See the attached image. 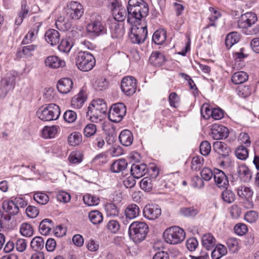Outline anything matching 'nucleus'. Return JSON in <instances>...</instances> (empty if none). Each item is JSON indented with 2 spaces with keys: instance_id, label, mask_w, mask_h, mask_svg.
I'll return each instance as SVG.
<instances>
[{
  "instance_id": "1",
  "label": "nucleus",
  "mask_w": 259,
  "mask_h": 259,
  "mask_svg": "<svg viewBox=\"0 0 259 259\" xmlns=\"http://www.w3.org/2000/svg\"><path fill=\"white\" fill-rule=\"evenodd\" d=\"M127 21L131 24L142 22L149 13V6L144 0H129L127 6Z\"/></svg>"
},
{
  "instance_id": "2",
  "label": "nucleus",
  "mask_w": 259,
  "mask_h": 259,
  "mask_svg": "<svg viewBox=\"0 0 259 259\" xmlns=\"http://www.w3.org/2000/svg\"><path fill=\"white\" fill-rule=\"evenodd\" d=\"M107 111V104L103 99L94 100L88 108L86 117L92 122L98 123L102 120Z\"/></svg>"
},
{
  "instance_id": "3",
  "label": "nucleus",
  "mask_w": 259,
  "mask_h": 259,
  "mask_svg": "<svg viewBox=\"0 0 259 259\" xmlns=\"http://www.w3.org/2000/svg\"><path fill=\"white\" fill-rule=\"evenodd\" d=\"M166 243L176 245L182 243L186 237L185 232L182 228L174 226L166 229L163 233Z\"/></svg>"
},
{
  "instance_id": "4",
  "label": "nucleus",
  "mask_w": 259,
  "mask_h": 259,
  "mask_svg": "<svg viewBox=\"0 0 259 259\" xmlns=\"http://www.w3.org/2000/svg\"><path fill=\"white\" fill-rule=\"evenodd\" d=\"M128 32L130 40L134 44L140 45L145 41L148 35L147 25L141 22L132 24Z\"/></svg>"
},
{
  "instance_id": "5",
  "label": "nucleus",
  "mask_w": 259,
  "mask_h": 259,
  "mask_svg": "<svg viewBox=\"0 0 259 259\" xmlns=\"http://www.w3.org/2000/svg\"><path fill=\"white\" fill-rule=\"evenodd\" d=\"M86 30L89 35L94 37L106 33V28L102 22V17L99 14L94 13L92 15L90 21L87 25Z\"/></svg>"
},
{
  "instance_id": "6",
  "label": "nucleus",
  "mask_w": 259,
  "mask_h": 259,
  "mask_svg": "<svg viewBox=\"0 0 259 259\" xmlns=\"http://www.w3.org/2000/svg\"><path fill=\"white\" fill-rule=\"evenodd\" d=\"M60 115V109L55 104H49L39 108L36 115L40 120L49 121L57 119Z\"/></svg>"
},
{
  "instance_id": "7",
  "label": "nucleus",
  "mask_w": 259,
  "mask_h": 259,
  "mask_svg": "<svg viewBox=\"0 0 259 259\" xmlns=\"http://www.w3.org/2000/svg\"><path fill=\"white\" fill-rule=\"evenodd\" d=\"M148 232V226L144 222H134L130 225L128 229L130 237L135 243L143 241Z\"/></svg>"
},
{
  "instance_id": "8",
  "label": "nucleus",
  "mask_w": 259,
  "mask_h": 259,
  "mask_svg": "<svg viewBox=\"0 0 259 259\" xmlns=\"http://www.w3.org/2000/svg\"><path fill=\"white\" fill-rule=\"evenodd\" d=\"M94 57L87 51L79 52L76 59V64L78 68L82 71L91 70L95 65Z\"/></svg>"
},
{
  "instance_id": "9",
  "label": "nucleus",
  "mask_w": 259,
  "mask_h": 259,
  "mask_svg": "<svg viewBox=\"0 0 259 259\" xmlns=\"http://www.w3.org/2000/svg\"><path fill=\"white\" fill-rule=\"evenodd\" d=\"M16 76L14 72L7 73L3 78L0 84V98H5L14 88Z\"/></svg>"
},
{
  "instance_id": "10",
  "label": "nucleus",
  "mask_w": 259,
  "mask_h": 259,
  "mask_svg": "<svg viewBox=\"0 0 259 259\" xmlns=\"http://www.w3.org/2000/svg\"><path fill=\"white\" fill-rule=\"evenodd\" d=\"M66 17L73 20H78L83 15L84 9L82 5L77 2L69 3L65 8Z\"/></svg>"
},
{
  "instance_id": "11",
  "label": "nucleus",
  "mask_w": 259,
  "mask_h": 259,
  "mask_svg": "<svg viewBox=\"0 0 259 259\" xmlns=\"http://www.w3.org/2000/svg\"><path fill=\"white\" fill-rule=\"evenodd\" d=\"M126 111V107L123 103H116L110 108L108 118L112 122H120L125 115Z\"/></svg>"
},
{
  "instance_id": "12",
  "label": "nucleus",
  "mask_w": 259,
  "mask_h": 259,
  "mask_svg": "<svg viewBox=\"0 0 259 259\" xmlns=\"http://www.w3.org/2000/svg\"><path fill=\"white\" fill-rule=\"evenodd\" d=\"M257 21L256 15L253 12H247L239 18L237 26L239 28L247 29L254 25Z\"/></svg>"
},
{
  "instance_id": "13",
  "label": "nucleus",
  "mask_w": 259,
  "mask_h": 259,
  "mask_svg": "<svg viewBox=\"0 0 259 259\" xmlns=\"http://www.w3.org/2000/svg\"><path fill=\"white\" fill-rule=\"evenodd\" d=\"M137 83L136 79L132 76L123 77L121 82L122 91L127 96L133 95L136 90Z\"/></svg>"
},
{
  "instance_id": "14",
  "label": "nucleus",
  "mask_w": 259,
  "mask_h": 259,
  "mask_svg": "<svg viewBox=\"0 0 259 259\" xmlns=\"http://www.w3.org/2000/svg\"><path fill=\"white\" fill-rule=\"evenodd\" d=\"M228 129L220 124H213L211 126L210 136L215 140L227 138L229 136Z\"/></svg>"
},
{
  "instance_id": "15",
  "label": "nucleus",
  "mask_w": 259,
  "mask_h": 259,
  "mask_svg": "<svg viewBox=\"0 0 259 259\" xmlns=\"http://www.w3.org/2000/svg\"><path fill=\"white\" fill-rule=\"evenodd\" d=\"M161 213L160 207L156 204H148L143 209L144 216L150 220H154L158 218Z\"/></svg>"
},
{
  "instance_id": "16",
  "label": "nucleus",
  "mask_w": 259,
  "mask_h": 259,
  "mask_svg": "<svg viewBox=\"0 0 259 259\" xmlns=\"http://www.w3.org/2000/svg\"><path fill=\"white\" fill-rule=\"evenodd\" d=\"M213 178L216 185L219 188H226L229 185V181L225 173L222 170L213 169Z\"/></svg>"
},
{
  "instance_id": "17",
  "label": "nucleus",
  "mask_w": 259,
  "mask_h": 259,
  "mask_svg": "<svg viewBox=\"0 0 259 259\" xmlns=\"http://www.w3.org/2000/svg\"><path fill=\"white\" fill-rule=\"evenodd\" d=\"M73 83L69 78H63L60 79L57 83V89L58 91L63 94H66L70 93L73 89Z\"/></svg>"
},
{
  "instance_id": "18",
  "label": "nucleus",
  "mask_w": 259,
  "mask_h": 259,
  "mask_svg": "<svg viewBox=\"0 0 259 259\" xmlns=\"http://www.w3.org/2000/svg\"><path fill=\"white\" fill-rule=\"evenodd\" d=\"M148 172L150 171L145 163L133 164L131 168V175L136 179H140Z\"/></svg>"
},
{
  "instance_id": "19",
  "label": "nucleus",
  "mask_w": 259,
  "mask_h": 259,
  "mask_svg": "<svg viewBox=\"0 0 259 259\" xmlns=\"http://www.w3.org/2000/svg\"><path fill=\"white\" fill-rule=\"evenodd\" d=\"M41 26V23L40 22L34 24L32 28L25 35L21 44L23 45H27L33 41L37 37V34Z\"/></svg>"
},
{
  "instance_id": "20",
  "label": "nucleus",
  "mask_w": 259,
  "mask_h": 259,
  "mask_svg": "<svg viewBox=\"0 0 259 259\" xmlns=\"http://www.w3.org/2000/svg\"><path fill=\"white\" fill-rule=\"evenodd\" d=\"M46 41L51 46L58 45L60 40V33L54 29L48 30L45 34Z\"/></svg>"
},
{
  "instance_id": "21",
  "label": "nucleus",
  "mask_w": 259,
  "mask_h": 259,
  "mask_svg": "<svg viewBox=\"0 0 259 259\" xmlns=\"http://www.w3.org/2000/svg\"><path fill=\"white\" fill-rule=\"evenodd\" d=\"M46 66L51 68H58L65 66V62L56 56H50L45 61Z\"/></svg>"
},
{
  "instance_id": "22",
  "label": "nucleus",
  "mask_w": 259,
  "mask_h": 259,
  "mask_svg": "<svg viewBox=\"0 0 259 259\" xmlns=\"http://www.w3.org/2000/svg\"><path fill=\"white\" fill-rule=\"evenodd\" d=\"M149 61L153 66L160 67L165 63L166 59L163 54L158 51H155L151 54Z\"/></svg>"
},
{
  "instance_id": "23",
  "label": "nucleus",
  "mask_w": 259,
  "mask_h": 259,
  "mask_svg": "<svg viewBox=\"0 0 259 259\" xmlns=\"http://www.w3.org/2000/svg\"><path fill=\"white\" fill-rule=\"evenodd\" d=\"M238 177L244 182H249L252 178V173L245 165H239L237 169Z\"/></svg>"
},
{
  "instance_id": "24",
  "label": "nucleus",
  "mask_w": 259,
  "mask_h": 259,
  "mask_svg": "<svg viewBox=\"0 0 259 259\" xmlns=\"http://www.w3.org/2000/svg\"><path fill=\"white\" fill-rule=\"evenodd\" d=\"M111 36L113 38H119L123 36L124 30L122 22H115L111 25Z\"/></svg>"
},
{
  "instance_id": "25",
  "label": "nucleus",
  "mask_w": 259,
  "mask_h": 259,
  "mask_svg": "<svg viewBox=\"0 0 259 259\" xmlns=\"http://www.w3.org/2000/svg\"><path fill=\"white\" fill-rule=\"evenodd\" d=\"M213 148L217 153L224 157L229 155L231 152L229 147L223 142H215L213 144Z\"/></svg>"
},
{
  "instance_id": "26",
  "label": "nucleus",
  "mask_w": 259,
  "mask_h": 259,
  "mask_svg": "<svg viewBox=\"0 0 259 259\" xmlns=\"http://www.w3.org/2000/svg\"><path fill=\"white\" fill-rule=\"evenodd\" d=\"M119 140L122 145L129 146L133 142V134L128 130H123L119 136Z\"/></svg>"
},
{
  "instance_id": "27",
  "label": "nucleus",
  "mask_w": 259,
  "mask_h": 259,
  "mask_svg": "<svg viewBox=\"0 0 259 259\" xmlns=\"http://www.w3.org/2000/svg\"><path fill=\"white\" fill-rule=\"evenodd\" d=\"M126 219L133 220L139 216L140 208L135 204H132L127 206L124 211Z\"/></svg>"
},
{
  "instance_id": "28",
  "label": "nucleus",
  "mask_w": 259,
  "mask_h": 259,
  "mask_svg": "<svg viewBox=\"0 0 259 259\" xmlns=\"http://www.w3.org/2000/svg\"><path fill=\"white\" fill-rule=\"evenodd\" d=\"M201 242L203 246L206 250H209L214 246L215 239L210 233H206L202 236Z\"/></svg>"
},
{
  "instance_id": "29",
  "label": "nucleus",
  "mask_w": 259,
  "mask_h": 259,
  "mask_svg": "<svg viewBox=\"0 0 259 259\" xmlns=\"http://www.w3.org/2000/svg\"><path fill=\"white\" fill-rule=\"evenodd\" d=\"M127 166V162L124 159H119L114 161L110 166L113 172L118 173L123 171Z\"/></svg>"
},
{
  "instance_id": "30",
  "label": "nucleus",
  "mask_w": 259,
  "mask_h": 259,
  "mask_svg": "<svg viewBox=\"0 0 259 259\" xmlns=\"http://www.w3.org/2000/svg\"><path fill=\"white\" fill-rule=\"evenodd\" d=\"M3 208L7 212L11 214H17L19 208L14 200L5 201L3 204Z\"/></svg>"
},
{
  "instance_id": "31",
  "label": "nucleus",
  "mask_w": 259,
  "mask_h": 259,
  "mask_svg": "<svg viewBox=\"0 0 259 259\" xmlns=\"http://www.w3.org/2000/svg\"><path fill=\"white\" fill-rule=\"evenodd\" d=\"M53 226V222L49 219L43 220L39 224V231L43 235H47Z\"/></svg>"
},
{
  "instance_id": "32",
  "label": "nucleus",
  "mask_w": 259,
  "mask_h": 259,
  "mask_svg": "<svg viewBox=\"0 0 259 259\" xmlns=\"http://www.w3.org/2000/svg\"><path fill=\"white\" fill-rule=\"evenodd\" d=\"M227 253V248L221 244L216 245L214 249L211 252L212 259H220Z\"/></svg>"
},
{
  "instance_id": "33",
  "label": "nucleus",
  "mask_w": 259,
  "mask_h": 259,
  "mask_svg": "<svg viewBox=\"0 0 259 259\" xmlns=\"http://www.w3.org/2000/svg\"><path fill=\"white\" fill-rule=\"evenodd\" d=\"M104 210L107 217H115L119 214V209L113 203H107L104 206Z\"/></svg>"
},
{
  "instance_id": "34",
  "label": "nucleus",
  "mask_w": 259,
  "mask_h": 259,
  "mask_svg": "<svg viewBox=\"0 0 259 259\" xmlns=\"http://www.w3.org/2000/svg\"><path fill=\"white\" fill-rule=\"evenodd\" d=\"M166 33L163 29L156 30L152 36V41L156 45H162L166 40Z\"/></svg>"
},
{
  "instance_id": "35",
  "label": "nucleus",
  "mask_w": 259,
  "mask_h": 259,
  "mask_svg": "<svg viewBox=\"0 0 259 259\" xmlns=\"http://www.w3.org/2000/svg\"><path fill=\"white\" fill-rule=\"evenodd\" d=\"M85 101V98L84 96V94L80 92L72 98L71 104L73 108L79 109L83 106Z\"/></svg>"
},
{
  "instance_id": "36",
  "label": "nucleus",
  "mask_w": 259,
  "mask_h": 259,
  "mask_svg": "<svg viewBox=\"0 0 259 259\" xmlns=\"http://www.w3.org/2000/svg\"><path fill=\"white\" fill-rule=\"evenodd\" d=\"M59 127L56 125L46 126L42 130V136L45 139H51L55 137L57 133Z\"/></svg>"
},
{
  "instance_id": "37",
  "label": "nucleus",
  "mask_w": 259,
  "mask_h": 259,
  "mask_svg": "<svg viewBox=\"0 0 259 259\" xmlns=\"http://www.w3.org/2000/svg\"><path fill=\"white\" fill-rule=\"evenodd\" d=\"M240 38V36L237 32H232L229 33L226 37V46L229 49L238 42Z\"/></svg>"
},
{
  "instance_id": "38",
  "label": "nucleus",
  "mask_w": 259,
  "mask_h": 259,
  "mask_svg": "<svg viewBox=\"0 0 259 259\" xmlns=\"http://www.w3.org/2000/svg\"><path fill=\"white\" fill-rule=\"evenodd\" d=\"M209 11L211 14L208 17L209 22L208 23L206 27L204 29L206 30L210 26L215 27V21L217 20L221 16V13L213 7H209Z\"/></svg>"
},
{
  "instance_id": "39",
  "label": "nucleus",
  "mask_w": 259,
  "mask_h": 259,
  "mask_svg": "<svg viewBox=\"0 0 259 259\" xmlns=\"http://www.w3.org/2000/svg\"><path fill=\"white\" fill-rule=\"evenodd\" d=\"M248 76L244 71H238L235 73L232 76V81L236 84H241L247 80Z\"/></svg>"
},
{
  "instance_id": "40",
  "label": "nucleus",
  "mask_w": 259,
  "mask_h": 259,
  "mask_svg": "<svg viewBox=\"0 0 259 259\" xmlns=\"http://www.w3.org/2000/svg\"><path fill=\"white\" fill-rule=\"evenodd\" d=\"M237 194L240 197L248 199L252 197L253 192L252 190L248 187L241 186L238 188Z\"/></svg>"
},
{
  "instance_id": "41",
  "label": "nucleus",
  "mask_w": 259,
  "mask_h": 259,
  "mask_svg": "<svg viewBox=\"0 0 259 259\" xmlns=\"http://www.w3.org/2000/svg\"><path fill=\"white\" fill-rule=\"evenodd\" d=\"M44 241L41 237H35L30 242L31 248L36 251H39L44 246Z\"/></svg>"
},
{
  "instance_id": "42",
  "label": "nucleus",
  "mask_w": 259,
  "mask_h": 259,
  "mask_svg": "<svg viewBox=\"0 0 259 259\" xmlns=\"http://www.w3.org/2000/svg\"><path fill=\"white\" fill-rule=\"evenodd\" d=\"M109 82L104 77H100L97 78L94 84V87L97 91H102L108 88Z\"/></svg>"
},
{
  "instance_id": "43",
  "label": "nucleus",
  "mask_w": 259,
  "mask_h": 259,
  "mask_svg": "<svg viewBox=\"0 0 259 259\" xmlns=\"http://www.w3.org/2000/svg\"><path fill=\"white\" fill-rule=\"evenodd\" d=\"M97 132V125L95 124L88 123L84 127L83 134L87 138H90L94 136Z\"/></svg>"
},
{
  "instance_id": "44",
  "label": "nucleus",
  "mask_w": 259,
  "mask_h": 259,
  "mask_svg": "<svg viewBox=\"0 0 259 259\" xmlns=\"http://www.w3.org/2000/svg\"><path fill=\"white\" fill-rule=\"evenodd\" d=\"M83 200L85 204L88 206H95L99 203V198L95 195L87 194L83 196Z\"/></svg>"
},
{
  "instance_id": "45",
  "label": "nucleus",
  "mask_w": 259,
  "mask_h": 259,
  "mask_svg": "<svg viewBox=\"0 0 259 259\" xmlns=\"http://www.w3.org/2000/svg\"><path fill=\"white\" fill-rule=\"evenodd\" d=\"M90 220L93 224H99L102 222V214L98 210L91 211L89 214Z\"/></svg>"
},
{
  "instance_id": "46",
  "label": "nucleus",
  "mask_w": 259,
  "mask_h": 259,
  "mask_svg": "<svg viewBox=\"0 0 259 259\" xmlns=\"http://www.w3.org/2000/svg\"><path fill=\"white\" fill-rule=\"evenodd\" d=\"M82 141V136L78 132L72 133L68 138L69 144L73 146L79 145Z\"/></svg>"
},
{
  "instance_id": "47",
  "label": "nucleus",
  "mask_w": 259,
  "mask_h": 259,
  "mask_svg": "<svg viewBox=\"0 0 259 259\" xmlns=\"http://www.w3.org/2000/svg\"><path fill=\"white\" fill-rule=\"evenodd\" d=\"M33 198L37 203L41 205H45L49 201L48 195L42 192L35 193Z\"/></svg>"
},
{
  "instance_id": "48",
  "label": "nucleus",
  "mask_w": 259,
  "mask_h": 259,
  "mask_svg": "<svg viewBox=\"0 0 259 259\" xmlns=\"http://www.w3.org/2000/svg\"><path fill=\"white\" fill-rule=\"evenodd\" d=\"M235 155L237 158L242 160H245L248 157V150L246 147L243 145L239 146L235 151Z\"/></svg>"
},
{
  "instance_id": "49",
  "label": "nucleus",
  "mask_w": 259,
  "mask_h": 259,
  "mask_svg": "<svg viewBox=\"0 0 259 259\" xmlns=\"http://www.w3.org/2000/svg\"><path fill=\"white\" fill-rule=\"evenodd\" d=\"M20 231L22 235L29 237L33 234V229L32 226L28 223H24L21 224Z\"/></svg>"
},
{
  "instance_id": "50",
  "label": "nucleus",
  "mask_w": 259,
  "mask_h": 259,
  "mask_svg": "<svg viewBox=\"0 0 259 259\" xmlns=\"http://www.w3.org/2000/svg\"><path fill=\"white\" fill-rule=\"evenodd\" d=\"M73 46L72 41L68 39H63L60 45L58 46V49L60 51L64 53L70 52Z\"/></svg>"
},
{
  "instance_id": "51",
  "label": "nucleus",
  "mask_w": 259,
  "mask_h": 259,
  "mask_svg": "<svg viewBox=\"0 0 259 259\" xmlns=\"http://www.w3.org/2000/svg\"><path fill=\"white\" fill-rule=\"evenodd\" d=\"M222 198L225 202L231 203L235 200V195L233 191L226 189L222 193Z\"/></svg>"
},
{
  "instance_id": "52",
  "label": "nucleus",
  "mask_w": 259,
  "mask_h": 259,
  "mask_svg": "<svg viewBox=\"0 0 259 259\" xmlns=\"http://www.w3.org/2000/svg\"><path fill=\"white\" fill-rule=\"evenodd\" d=\"M152 180L149 177L144 178L140 182V187L145 191H150L152 190Z\"/></svg>"
},
{
  "instance_id": "53",
  "label": "nucleus",
  "mask_w": 259,
  "mask_h": 259,
  "mask_svg": "<svg viewBox=\"0 0 259 259\" xmlns=\"http://www.w3.org/2000/svg\"><path fill=\"white\" fill-rule=\"evenodd\" d=\"M115 22H122L125 18L126 12L125 10L118 8L112 12Z\"/></svg>"
},
{
  "instance_id": "54",
  "label": "nucleus",
  "mask_w": 259,
  "mask_h": 259,
  "mask_svg": "<svg viewBox=\"0 0 259 259\" xmlns=\"http://www.w3.org/2000/svg\"><path fill=\"white\" fill-rule=\"evenodd\" d=\"M56 198L58 201L66 203L70 201L71 196L64 191H59L57 193Z\"/></svg>"
},
{
  "instance_id": "55",
  "label": "nucleus",
  "mask_w": 259,
  "mask_h": 259,
  "mask_svg": "<svg viewBox=\"0 0 259 259\" xmlns=\"http://www.w3.org/2000/svg\"><path fill=\"white\" fill-rule=\"evenodd\" d=\"M237 94L242 98H246L251 94V89L249 86L240 85L237 89Z\"/></svg>"
},
{
  "instance_id": "56",
  "label": "nucleus",
  "mask_w": 259,
  "mask_h": 259,
  "mask_svg": "<svg viewBox=\"0 0 259 259\" xmlns=\"http://www.w3.org/2000/svg\"><path fill=\"white\" fill-rule=\"evenodd\" d=\"M200 153L204 156L209 154L211 151V145L207 141H202L199 146Z\"/></svg>"
},
{
  "instance_id": "57",
  "label": "nucleus",
  "mask_w": 259,
  "mask_h": 259,
  "mask_svg": "<svg viewBox=\"0 0 259 259\" xmlns=\"http://www.w3.org/2000/svg\"><path fill=\"white\" fill-rule=\"evenodd\" d=\"M63 118L66 122L73 123L77 118V114L73 110H67L64 113Z\"/></svg>"
},
{
  "instance_id": "58",
  "label": "nucleus",
  "mask_w": 259,
  "mask_h": 259,
  "mask_svg": "<svg viewBox=\"0 0 259 259\" xmlns=\"http://www.w3.org/2000/svg\"><path fill=\"white\" fill-rule=\"evenodd\" d=\"M238 140L240 144H244L245 147H249L251 144L250 137L246 133H241L238 136Z\"/></svg>"
},
{
  "instance_id": "59",
  "label": "nucleus",
  "mask_w": 259,
  "mask_h": 259,
  "mask_svg": "<svg viewBox=\"0 0 259 259\" xmlns=\"http://www.w3.org/2000/svg\"><path fill=\"white\" fill-rule=\"evenodd\" d=\"M69 160L70 163H79L82 161V155L79 152H72L69 155Z\"/></svg>"
},
{
  "instance_id": "60",
  "label": "nucleus",
  "mask_w": 259,
  "mask_h": 259,
  "mask_svg": "<svg viewBox=\"0 0 259 259\" xmlns=\"http://www.w3.org/2000/svg\"><path fill=\"white\" fill-rule=\"evenodd\" d=\"M234 231L236 234L239 236H243L245 235L248 231L247 226L242 223H239L236 224L234 228Z\"/></svg>"
},
{
  "instance_id": "61",
  "label": "nucleus",
  "mask_w": 259,
  "mask_h": 259,
  "mask_svg": "<svg viewBox=\"0 0 259 259\" xmlns=\"http://www.w3.org/2000/svg\"><path fill=\"white\" fill-rule=\"evenodd\" d=\"M56 28L61 31H66L70 27V24L68 23H65L64 21V18L60 17L56 21Z\"/></svg>"
},
{
  "instance_id": "62",
  "label": "nucleus",
  "mask_w": 259,
  "mask_h": 259,
  "mask_svg": "<svg viewBox=\"0 0 259 259\" xmlns=\"http://www.w3.org/2000/svg\"><path fill=\"white\" fill-rule=\"evenodd\" d=\"M201 178L205 181H209L213 176V170L209 168H204L200 171Z\"/></svg>"
},
{
  "instance_id": "63",
  "label": "nucleus",
  "mask_w": 259,
  "mask_h": 259,
  "mask_svg": "<svg viewBox=\"0 0 259 259\" xmlns=\"http://www.w3.org/2000/svg\"><path fill=\"white\" fill-rule=\"evenodd\" d=\"M107 228L111 233H116L120 229V225L117 221L111 220L108 222Z\"/></svg>"
},
{
  "instance_id": "64",
  "label": "nucleus",
  "mask_w": 259,
  "mask_h": 259,
  "mask_svg": "<svg viewBox=\"0 0 259 259\" xmlns=\"http://www.w3.org/2000/svg\"><path fill=\"white\" fill-rule=\"evenodd\" d=\"M211 110L208 104H204L200 108V113L204 119H209L211 116Z\"/></svg>"
}]
</instances>
